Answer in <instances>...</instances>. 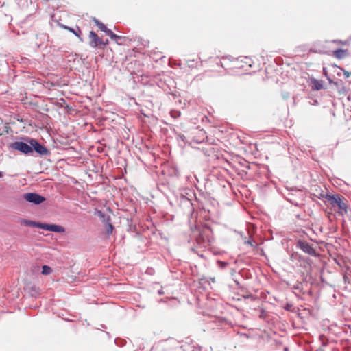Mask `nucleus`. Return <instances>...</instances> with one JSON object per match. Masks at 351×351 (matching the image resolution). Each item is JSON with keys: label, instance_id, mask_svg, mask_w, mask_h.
<instances>
[{"label": "nucleus", "instance_id": "obj_21", "mask_svg": "<svg viewBox=\"0 0 351 351\" xmlns=\"http://www.w3.org/2000/svg\"><path fill=\"white\" fill-rule=\"evenodd\" d=\"M289 97V95H284V97Z\"/></svg>", "mask_w": 351, "mask_h": 351}, {"label": "nucleus", "instance_id": "obj_2", "mask_svg": "<svg viewBox=\"0 0 351 351\" xmlns=\"http://www.w3.org/2000/svg\"><path fill=\"white\" fill-rule=\"evenodd\" d=\"M29 143L30 145L23 142H16L12 145V147L24 154L31 153L33 149L41 154H44L47 152L46 149L41 145L38 144L35 140H31Z\"/></svg>", "mask_w": 351, "mask_h": 351}, {"label": "nucleus", "instance_id": "obj_18", "mask_svg": "<svg viewBox=\"0 0 351 351\" xmlns=\"http://www.w3.org/2000/svg\"><path fill=\"white\" fill-rule=\"evenodd\" d=\"M3 176V173L0 172V178Z\"/></svg>", "mask_w": 351, "mask_h": 351}, {"label": "nucleus", "instance_id": "obj_20", "mask_svg": "<svg viewBox=\"0 0 351 351\" xmlns=\"http://www.w3.org/2000/svg\"><path fill=\"white\" fill-rule=\"evenodd\" d=\"M289 97V95H284V97Z\"/></svg>", "mask_w": 351, "mask_h": 351}, {"label": "nucleus", "instance_id": "obj_19", "mask_svg": "<svg viewBox=\"0 0 351 351\" xmlns=\"http://www.w3.org/2000/svg\"><path fill=\"white\" fill-rule=\"evenodd\" d=\"M289 97V95H284V97Z\"/></svg>", "mask_w": 351, "mask_h": 351}, {"label": "nucleus", "instance_id": "obj_4", "mask_svg": "<svg viewBox=\"0 0 351 351\" xmlns=\"http://www.w3.org/2000/svg\"><path fill=\"white\" fill-rule=\"evenodd\" d=\"M296 246L301 249L306 254H308L311 256L316 255L315 250L309 243L305 241L299 240L297 242Z\"/></svg>", "mask_w": 351, "mask_h": 351}, {"label": "nucleus", "instance_id": "obj_17", "mask_svg": "<svg viewBox=\"0 0 351 351\" xmlns=\"http://www.w3.org/2000/svg\"><path fill=\"white\" fill-rule=\"evenodd\" d=\"M284 351H288V348L285 347V348H284Z\"/></svg>", "mask_w": 351, "mask_h": 351}, {"label": "nucleus", "instance_id": "obj_9", "mask_svg": "<svg viewBox=\"0 0 351 351\" xmlns=\"http://www.w3.org/2000/svg\"><path fill=\"white\" fill-rule=\"evenodd\" d=\"M310 85L313 90H319L323 88L322 82L315 78L311 79Z\"/></svg>", "mask_w": 351, "mask_h": 351}, {"label": "nucleus", "instance_id": "obj_1", "mask_svg": "<svg viewBox=\"0 0 351 351\" xmlns=\"http://www.w3.org/2000/svg\"><path fill=\"white\" fill-rule=\"evenodd\" d=\"M322 197H324L332 206V208L337 207V213L343 216L348 212L347 200L340 195H331L328 194H320Z\"/></svg>", "mask_w": 351, "mask_h": 351}, {"label": "nucleus", "instance_id": "obj_11", "mask_svg": "<svg viewBox=\"0 0 351 351\" xmlns=\"http://www.w3.org/2000/svg\"><path fill=\"white\" fill-rule=\"evenodd\" d=\"M98 27L101 30L106 32L108 35L111 36V38H115L116 37V36L114 34H113V33L110 30L107 29L106 27L103 24L98 23Z\"/></svg>", "mask_w": 351, "mask_h": 351}, {"label": "nucleus", "instance_id": "obj_6", "mask_svg": "<svg viewBox=\"0 0 351 351\" xmlns=\"http://www.w3.org/2000/svg\"><path fill=\"white\" fill-rule=\"evenodd\" d=\"M24 198L27 202L34 203L35 204H39L42 203L45 198L41 197L40 195L36 194V193H27L24 195Z\"/></svg>", "mask_w": 351, "mask_h": 351}, {"label": "nucleus", "instance_id": "obj_16", "mask_svg": "<svg viewBox=\"0 0 351 351\" xmlns=\"http://www.w3.org/2000/svg\"><path fill=\"white\" fill-rule=\"evenodd\" d=\"M328 80L329 81L330 84L332 83V81L330 78L328 77Z\"/></svg>", "mask_w": 351, "mask_h": 351}, {"label": "nucleus", "instance_id": "obj_7", "mask_svg": "<svg viewBox=\"0 0 351 351\" xmlns=\"http://www.w3.org/2000/svg\"><path fill=\"white\" fill-rule=\"evenodd\" d=\"M90 38L91 45L93 46H99L101 45H106L108 44V40L103 41L101 38H99L94 32H90Z\"/></svg>", "mask_w": 351, "mask_h": 351}, {"label": "nucleus", "instance_id": "obj_14", "mask_svg": "<svg viewBox=\"0 0 351 351\" xmlns=\"http://www.w3.org/2000/svg\"><path fill=\"white\" fill-rule=\"evenodd\" d=\"M333 43H341V44H343V45H346L347 44V42H343V41L340 40H333Z\"/></svg>", "mask_w": 351, "mask_h": 351}, {"label": "nucleus", "instance_id": "obj_8", "mask_svg": "<svg viewBox=\"0 0 351 351\" xmlns=\"http://www.w3.org/2000/svg\"><path fill=\"white\" fill-rule=\"evenodd\" d=\"M348 55L347 49H339L332 52V56L337 59H343Z\"/></svg>", "mask_w": 351, "mask_h": 351}, {"label": "nucleus", "instance_id": "obj_3", "mask_svg": "<svg viewBox=\"0 0 351 351\" xmlns=\"http://www.w3.org/2000/svg\"><path fill=\"white\" fill-rule=\"evenodd\" d=\"M38 228L43 229L47 231L60 232V233L64 232V231H65V229L64 227L59 226V225H56V224H48V223L38 222Z\"/></svg>", "mask_w": 351, "mask_h": 351}, {"label": "nucleus", "instance_id": "obj_15", "mask_svg": "<svg viewBox=\"0 0 351 351\" xmlns=\"http://www.w3.org/2000/svg\"><path fill=\"white\" fill-rule=\"evenodd\" d=\"M343 74H344V75H345L346 77H348L351 75V73H350L349 72H348V71H345V70H343Z\"/></svg>", "mask_w": 351, "mask_h": 351}, {"label": "nucleus", "instance_id": "obj_5", "mask_svg": "<svg viewBox=\"0 0 351 351\" xmlns=\"http://www.w3.org/2000/svg\"><path fill=\"white\" fill-rule=\"evenodd\" d=\"M304 282L301 281H295L294 283L291 282H288L287 283V286L297 295L298 293H304Z\"/></svg>", "mask_w": 351, "mask_h": 351}, {"label": "nucleus", "instance_id": "obj_13", "mask_svg": "<svg viewBox=\"0 0 351 351\" xmlns=\"http://www.w3.org/2000/svg\"><path fill=\"white\" fill-rule=\"evenodd\" d=\"M285 308L287 310V311H293L294 310V306L292 304H287Z\"/></svg>", "mask_w": 351, "mask_h": 351}, {"label": "nucleus", "instance_id": "obj_12", "mask_svg": "<svg viewBox=\"0 0 351 351\" xmlns=\"http://www.w3.org/2000/svg\"><path fill=\"white\" fill-rule=\"evenodd\" d=\"M42 269V274L44 275H48L51 272V269L49 266L44 265Z\"/></svg>", "mask_w": 351, "mask_h": 351}, {"label": "nucleus", "instance_id": "obj_10", "mask_svg": "<svg viewBox=\"0 0 351 351\" xmlns=\"http://www.w3.org/2000/svg\"><path fill=\"white\" fill-rule=\"evenodd\" d=\"M38 222H36L31 220L23 219L21 221V224L24 226L36 227L38 228Z\"/></svg>", "mask_w": 351, "mask_h": 351}]
</instances>
